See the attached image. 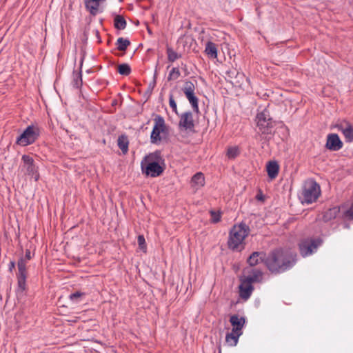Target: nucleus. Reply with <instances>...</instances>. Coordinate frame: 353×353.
<instances>
[{
  "label": "nucleus",
  "mask_w": 353,
  "mask_h": 353,
  "mask_svg": "<svg viewBox=\"0 0 353 353\" xmlns=\"http://www.w3.org/2000/svg\"><path fill=\"white\" fill-rule=\"evenodd\" d=\"M243 332H234L233 330L225 336V341L231 346L236 345L239 338L242 335Z\"/></svg>",
  "instance_id": "nucleus-19"
},
{
  "label": "nucleus",
  "mask_w": 353,
  "mask_h": 353,
  "mask_svg": "<svg viewBox=\"0 0 353 353\" xmlns=\"http://www.w3.org/2000/svg\"><path fill=\"white\" fill-rule=\"evenodd\" d=\"M169 103H170V106L171 107V108L172 109V111L176 113V114L179 115V113H178V111H177V106H176V103L175 102V100L174 99V97L173 95L171 94H170V97H169Z\"/></svg>",
  "instance_id": "nucleus-35"
},
{
  "label": "nucleus",
  "mask_w": 353,
  "mask_h": 353,
  "mask_svg": "<svg viewBox=\"0 0 353 353\" xmlns=\"http://www.w3.org/2000/svg\"><path fill=\"white\" fill-rule=\"evenodd\" d=\"M256 124L259 132L262 134L271 135L274 133V121L270 117L267 110L257 114Z\"/></svg>",
  "instance_id": "nucleus-5"
},
{
  "label": "nucleus",
  "mask_w": 353,
  "mask_h": 353,
  "mask_svg": "<svg viewBox=\"0 0 353 353\" xmlns=\"http://www.w3.org/2000/svg\"><path fill=\"white\" fill-rule=\"evenodd\" d=\"M343 143L337 134H329L327 137L325 147L331 151H338L343 148Z\"/></svg>",
  "instance_id": "nucleus-13"
},
{
  "label": "nucleus",
  "mask_w": 353,
  "mask_h": 353,
  "mask_svg": "<svg viewBox=\"0 0 353 353\" xmlns=\"http://www.w3.org/2000/svg\"><path fill=\"white\" fill-rule=\"evenodd\" d=\"M182 90L185 94L194 93L195 90V85L192 81H186Z\"/></svg>",
  "instance_id": "nucleus-30"
},
{
  "label": "nucleus",
  "mask_w": 353,
  "mask_h": 353,
  "mask_svg": "<svg viewBox=\"0 0 353 353\" xmlns=\"http://www.w3.org/2000/svg\"><path fill=\"white\" fill-rule=\"evenodd\" d=\"M240 152V148L238 146H230L227 148L226 156L229 159H234Z\"/></svg>",
  "instance_id": "nucleus-23"
},
{
  "label": "nucleus",
  "mask_w": 353,
  "mask_h": 353,
  "mask_svg": "<svg viewBox=\"0 0 353 353\" xmlns=\"http://www.w3.org/2000/svg\"><path fill=\"white\" fill-rule=\"evenodd\" d=\"M85 6L92 14H95L99 6V0H88L85 1Z\"/></svg>",
  "instance_id": "nucleus-27"
},
{
  "label": "nucleus",
  "mask_w": 353,
  "mask_h": 353,
  "mask_svg": "<svg viewBox=\"0 0 353 353\" xmlns=\"http://www.w3.org/2000/svg\"><path fill=\"white\" fill-rule=\"evenodd\" d=\"M168 59L170 62H174L181 57V55L176 53L171 48H167Z\"/></svg>",
  "instance_id": "nucleus-31"
},
{
  "label": "nucleus",
  "mask_w": 353,
  "mask_h": 353,
  "mask_svg": "<svg viewBox=\"0 0 353 353\" xmlns=\"http://www.w3.org/2000/svg\"><path fill=\"white\" fill-rule=\"evenodd\" d=\"M32 258L31 252L29 250H26L25 257L19 259L17 263L18 273L17 274V293H23L26 289V261Z\"/></svg>",
  "instance_id": "nucleus-4"
},
{
  "label": "nucleus",
  "mask_w": 353,
  "mask_h": 353,
  "mask_svg": "<svg viewBox=\"0 0 353 353\" xmlns=\"http://www.w3.org/2000/svg\"><path fill=\"white\" fill-rule=\"evenodd\" d=\"M249 226L244 223L234 225L230 232L228 245L230 249L237 250L245 238L249 234Z\"/></svg>",
  "instance_id": "nucleus-3"
},
{
  "label": "nucleus",
  "mask_w": 353,
  "mask_h": 353,
  "mask_svg": "<svg viewBox=\"0 0 353 353\" xmlns=\"http://www.w3.org/2000/svg\"><path fill=\"white\" fill-rule=\"evenodd\" d=\"M181 75L180 71L177 68H173L168 75V80H175L177 79Z\"/></svg>",
  "instance_id": "nucleus-32"
},
{
  "label": "nucleus",
  "mask_w": 353,
  "mask_h": 353,
  "mask_svg": "<svg viewBox=\"0 0 353 353\" xmlns=\"http://www.w3.org/2000/svg\"><path fill=\"white\" fill-rule=\"evenodd\" d=\"M82 85V75L81 72H79L76 74L75 77L74 78V86L76 88H79Z\"/></svg>",
  "instance_id": "nucleus-33"
},
{
  "label": "nucleus",
  "mask_w": 353,
  "mask_h": 353,
  "mask_svg": "<svg viewBox=\"0 0 353 353\" xmlns=\"http://www.w3.org/2000/svg\"><path fill=\"white\" fill-rule=\"evenodd\" d=\"M118 146L123 152V154L127 153L128 150V144L129 141L128 137L125 135H121L119 137L118 140Z\"/></svg>",
  "instance_id": "nucleus-22"
},
{
  "label": "nucleus",
  "mask_w": 353,
  "mask_h": 353,
  "mask_svg": "<svg viewBox=\"0 0 353 353\" xmlns=\"http://www.w3.org/2000/svg\"><path fill=\"white\" fill-rule=\"evenodd\" d=\"M219 353H221V351L219 352Z\"/></svg>",
  "instance_id": "nucleus-44"
},
{
  "label": "nucleus",
  "mask_w": 353,
  "mask_h": 353,
  "mask_svg": "<svg viewBox=\"0 0 353 353\" xmlns=\"http://www.w3.org/2000/svg\"><path fill=\"white\" fill-rule=\"evenodd\" d=\"M179 127L183 130L192 131L194 128L193 114L190 111H187L179 115Z\"/></svg>",
  "instance_id": "nucleus-11"
},
{
  "label": "nucleus",
  "mask_w": 353,
  "mask_h": 353,
  "mask_svg": "<svg viewBox=\"0 0 353 353\" xmlns=\"http://www.w3.org/2000/svg\"><path fill=\"white\" fill-rule=\"evenodd\" d=\"M320 194V186L315 181L310 180L306 181L301 193L303 202L312 203L316 201Z\"/></svg>",
  "instance_id": "nucleus-6"
},
{
  "label": "nucleus",
  "mask_w": 353,
  "mask_h": 353,
  "mask_svg": "<svg viewBox=\"0 0 353 353\" xmlns=\"http://www.w3.org/2000/svg\"><path fill=\"white\" fill-rule=\"evenodd\" d=\"M339 213V209L338 208L335 207L333 208H330L325 212L323 215V219L325 221H329L336 218Z\"/></svg>",
  "instance_id": "nucleus-24"
},
{
  "label": "nucleus",
  "mask_w": 353,
  "mask_h": 353,
  "mask_svg": "<svg viewBox=\"0 0 353 353\" xmlns=\"http://www.w3.org/2000/svg\"><path fill=\"white\" fill-rule=\"evenodd\" d=\"M161 157L159 152L146 155L141 163L143 174L151 177H157L164 171V167L160 165Z\"/></svg>",
  "instance_id": "nucleus-2"
},
{
  "label": "nucleus",
  "mask_w": 353,
  "mask_h": 353,
  "mask_svg": "<svg viewBox=\"0 0 353 353\" xmlns=\"http://www.w3.org/2000/svg\"><path fill=\"white\" fill-rule=\"evenodd\" d=\"M230 323L232 326L234 332H243L242 329L245 324V318L233 314L230 318Z\"/></svg>",
  "instance_id": "nucleus-14"
},
{
  "label": "nucleus",
  "mask_w": 353,
  "mask_h": 353,
  "mask_svg": "<svg viewBox=\"0 0 353 353\" xmlns=\"http://www.w3.org/2000/svg\"><path fill=\"white\" fill-rule=\"evenodd\" d=\"M21 160L23 161V165L21 166L22 171L24 172L26 174L34 177L35 181H38L39 175L34 159L30 155L23 154L21 157Z\"/></svg>",
  "instance_id": "nucleus-9"
},
{
  "label": "nucleus",
  "mask_w": 353,
  "mask_h": 353,
  "mask_svg": "<svg viewBox=\"0 0 353 353\" xmlns=\"http://www.w3.org/2000/svg\"><path fill=\"white\" fill-rule=\"evenodd\" d=\"M14 268H15V262L13 261H11L8 265L9 272H12V270L14 269Z\"/></svg>",
  "instance_id": "nucleus-40"
},
{
  "label": "nucleus",
  "mask_w": 353,
  "mask_h": 353,
  "mask_svg": "<svg viewBox=\"0 0 353 353\" xmlns=\"http://www.w3.org/2000/svg\"><path fill=\"white\" fill-rule=\"evenodd\" d=\"M345 216L348 219H353V203L345 212Z\"/></svg>",
  "instance_id": "nucleus-38"
},
{
  "label": "nucleus",
  "mask_w": 353,
  "mask_h": 353,
  "mask_svg": "<svg viewBox=\"0 0 353 353\" xmlns=\"http://www.w3.org/2000/svg\"><path fill=\"white\" fill-rule=\"evenodd\" d=\"M115 28L118 30H124L126 27V21L121 15H117L114 19Z\"/></svg>",
  "instance_id": "nucleus-25"
},
{
  "label": "nucleus",
  "mask_w": 353,
  "mask_h": 353,
  "mask_svg": "<svg viewBox=\"0 0 353 353\" xmlns=\"http://www.w3.org/2000/svg\"><path fill=\"white\" fill-rule=\"evenodd\" d=\"M338 128L343 132L347 142L353 141V126L349 122L345 123V127L342 124L338 125Z\"/></svg>",
  "instance_id": "nucleus-17"
},
{
  "label": "nucleus",
  "mask_w": 353,
  "mask_h": 353,
  "mask_svg": "<svg viewBox=\"0 0 353 353\" xmlns=\"http://www.w3.org/2000/svg\"><path fill=\"white\" fill-rule=\"evenodd\" d=\"M256 199L260 201L263 200V195H256Z\"/></svg>",
  "instance_id": "nucleus-41"
},
{
  "label": "nucleus",
  "mask_w": 353,
  "mask_h": 353,
  "mask_svg": "<svg viewBox=\"0 0 353 353\" xmlns=\"http://www.w3.org/2000/svg\"><path fill=\"white\" fill-rule=\"evenodd\" d=\"M119 1H120V2H122V1H123V0H119Z\"/></svg>",
  "instance_id": "nucleus-43"
},
{
  "label": "nucleus",
  "mask_w": 353,
  "mask_h": 353,
  "mask_svg": "<svg viewBox=\"0 0 353 353\" xmlns=\"http://www.w3.org/2000/svg\"><path fill=\"white\" fill-rule=\"evenodd\" d=\"M322 241L320 239H305L299 244L300 254L305 257L315 252L321 245Z\"/></svg>",
  "instance_id": "nucleus-8"
},
{
  "label": "nucleus",
  "mask_w": 353,
  "mask_h": 353,
  "mask_svg": "<svg viewBox=\"0 0 353 353\" xmlns=\"http://www.w3.org/2000/svg\"><path fill=\"white\" fill-rule=\"evenodd\" d=\"M118 72L121 75L128 76L131 72V68L128 63H122L118 65Z\"/></svg>",
  "instance_id": "nucleus-29"
},
{
  "label": "nucleus",
  "mask_w": 353,
  "mask_h": 353,
  "mask_svg": "<svg viewBox=\"0 0 353 353\" xmlns=\"http://www.w3.org/2000/svg\"><path fill=\"white\" fill-rule=\"evenodd\" d=\"M279 165L276 161H270L267 164V172L268 176L273 179H275L279 173Z\"/></svg>",
  "instance_id": "nucleus-18"
},
{
  "label": "nucleus",
  "mask_w": 353,
  "mask_h": 353,
  "mask_svg": "<svg viewBox=\"0 0 353 353\" xmlns=\"http://www.w3.org/2000/svg\"><path fill=\"white\" fill-rule=\"evenodd\" d=\"M240 281L239 296L242 299L246 301L251 296L254 288L252 285L245 282L241 279Z\"/></svg>",
  "instance_id": "nucleus-15"
},
{
  "label": "nucleus",
  "mask_w": 353,
  "mask_h": 353,
  "mask_svg": "<svg viewBox=\"0 0 353 353\" xmlns=\"http://www.w3.org/2000/svg\"><path fill=\"white\" fill-rule=\"evenodd\" d=\"M190 103L191 104L193 111L198 113L199 112V99L195 96L194 93H190L185 94Z\"/></svg>",
  "instance_id": "nucleus-21"
},
{
  "label": "nucleus",
  "mask_w": 353,
  "mask_h": 353,
  "mask_svg": "<svg viewBox=\"0 0 353 353\" xmlns=\"http://www.w3.org/2000/svg\"><path fill=\"white\" fill-rule=\"evenodd\" d=\"M192 183L198 187L203 186L205 183L203 174L201 172H197L195 174L192 178Z\"/></svg>",
  "instance_id": "nucleus-26"
},
{
  "label": "nucleus",
  "mask_w": 353,
  "mask_h": 353,
  "mask_svg": "<svg viewBox=\"0 0 353 353\" xmlns=\"http://www.w3.org/2000/svg\"><path fill=\"white\" fill-rule=\"evenodd\" d=\"M296 261V253L278 248L268 254L265 261V265L271 273L279 274L292 269L295 265Z\"/></svg>",
  "instance_id": "nucleus-1"
},
{
  "label": "nucleus",
  "mask_w": 353,
  "mask_h": 353,
  "mask_svg": "<svg viewBox=\"0 0 353 353\" xmlns=\"http://www.w3.org/2000/svg\"><path fill=\"white\" fill-rule=\"evenodd\" d=\"M244 272L248 273V275L242 276L241 279L250 285H252L254 283H259L262 280L263 272L259 269H245Z\"/></svg>",
  "instance_id": "nucleus-12"
},
{
  "label": "nucleus",
  "mask_w": 353,
  "mask_h": 353,
  "mask_svg": "<svg viewBox=\"0 0 353 353\" xmlns=\"http://www.w3.org/2000/svg\"><path fill=\"white\" fill-rule=\"evenodd\" d=\"M165 121L161 116L157 115L154 119V125L151 133L150 139L152 143L161 140L160 133L164 131Z\"/></svg>",
  "instance_id": "nucleus-10"
},
{
  "label": "nucleus",
  "mask_w": 353,
  "mask_h": 353,
  "mask_svg": "<svg viewBox=\"0 0 353 353\" xmlns=\"http://www.w3.org/2000/svg\"><path fill=\"white\" fill-rule=\"evenodd\" d=\"M156 75H157V72H155V73H154V79L156 78Z\"/></svg>",
  "instance_id": "nucleus-42"
},
{
  "label": "nucleus",
  "mask_w": 353,
  "mask_h": 353,
  "mask_svg": "<svg viewBox=\"0 0 353 353\" xmlns=\"http://www.w3.org/2000/svg\"><path fill=\"white\" fill-rule=\"evenodd\" d=\"M84 294L82 293V292H75L71 294H70L69 296V299L70 300H71L72 301H74L76 303L79 302V299L83 296Z\"/></svg>",
  "instance_id": "nucleus-34"
},
{
  "label": "nucleus",
  "mask_w": 353,
  "mask_h": 353,
  "mask_svg": "<svg viewBox=\"0 0 353 353\" xmlns=\"http://www.w3.org/2000/svg\"><path fill=\"white\" fill-rule=\"evenodd\" d=\"M40 130L36 125H28L17 139L16 143L22 146L33 143L39 137Z\"/></svg>",
  "instance_id": "nucleus-7"
},
{
  "label": "nucleus",
  "mask_w": 353,
  "mask_h": 353,
  "mask_svg": "<svg viewBox=\"0 0 353 353\" xmlns=\"http://www.w3.org/2000/svg\"><path fill=\"white\" fill-rule=\"evenodd\" d=\"M116 45L119 51H125L130 45V41L128 39L119 37L117 41Z\"/></svg>",
  "instance_id": "nucleus-28"
},
{
  "label": "nucleus",
  "mask_w": 353,
  "mask_h": 353,
  "mask_svg": "<svg viewBox=\"0 0 353 353\" xmlns=\"http://www.w3.org/2000/svg\"><path fill=\"white\" fill-rule=\"evenodd\" d=\"M266 254L263 252H254L248 257L247 262L251 266L254 267L258 265L260 262H263L266 259Z\"/></svg>",
  "instance_id": "nucleus-16"
},
{
  "label": "nucleus",
  "mask_w": 353,
  "mask_h": 353,
  "mask_svg": "<svg viewBox=\"0 0 353 353\" xmlns=\"http://www.w3.org/2000/svg\"><path fill=\"white\" fill-rule=\"evenodd\" d=\"M226 74L230 78H236L237 75V72L234 70H232L227 71Z\"/></svg>",
  "instance_id": "nucleus-39"
},
{
  "label": "nucleus",
  "mask_w": 353,
  "mask_h": 353,
  "mask_svg": "<svg viewBox=\"0 0 353 353\" xmlns=\"http://www.w3.org/2000/svg\"><path fill=\"white\" fill-rule=\"evenodd\" d=\"M205 52L210 58L215 59L217 57V48L216 44L211 41H208L206 43Z\"/></svg>",
  "instance_id": "nucleus-20"
},
{
  "label": "nucleus",
  "mask_w": 353,
  "mask_h": 353,
  "mask_svg": "<svg viewBox=\"0 0 353 353\" xmlns=\"http://www.w3.org/2000/svg\"><path fill=\"white\" fill-rule=\"evenodd\" d=\"M211 219L212 223H218L221 220V214L219 212H216L215 211L211 210Z\"/></svg>",
  "instance_id": "nucleus-36"
},
{
  "label": "nucleus",
  "mask_w": 353,
  "mask_h": 353,
  "mask_svg": "<svg viewBox=\"0 0 353 353\" xmlns=\"http://www.w3.org/2000/svg\"><path fill=\"white\" fill-rule=\"evenodd\" d=\"M138 244L141 250H143L145 248V240L143 235L138 236L137 239Z\"/></svg>",
  "instance_id": "nucleus-37"
}]
</instances>
